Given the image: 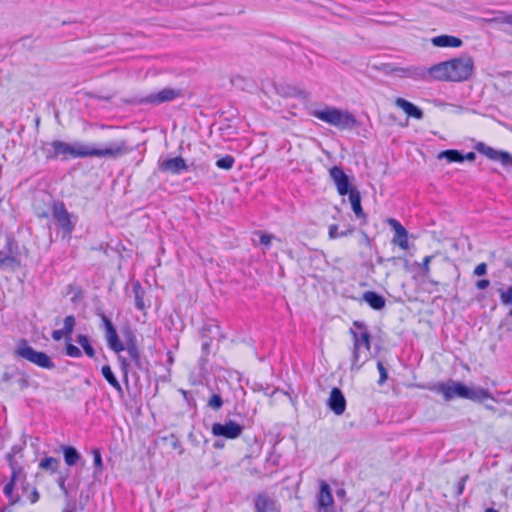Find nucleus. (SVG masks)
<instances>
[{"instance_id":"f257e3e1","label":"nucleus","mask_w":512,"mask_h":512,"mask_svg":"<svg viewBox=\"0 0 512 512\" xmlns=\"http://www.w3.org/2000/svg\"><path fill=\"white\" fill-rule=\"evenodd\" d=\"M45 159L68 161L70 158H110L117 159L131 151L126 140H116L102 148H95L82 142L70 144L61 140L44 142L40 147Z\"/></svg>"},{"instance_id":"f03ea898","label":"nucleus","mask_w":512,"mask_h":512,"mask_svg":"<svg viewBox=\"0 0 512 512\" xmlns=\"http://www.w3.org/2000/svg\"><path fill=\"white\" fill-rule=\"evenodd\" d=\"M430 390L442 394L445 401H451L455 398L468 399L472 401L483 402L491 398L487 389L482 387H469L461 382L452 379L447 382H438L430 387Z\"/></svg>"},{"instance_id":"7ed1b4c3","label":"nucleus","mask_w":512,"mask_h":512,"mask_svg":"<svg viewBox=\"0 0 512 512\" xmlns=\"http://www.w3.org/2000/svg\"><path fill=\"white\" fill-rule=\"evenodd\" d=\"M350 335L353 341L351 371L357 372L369 359L371 334L364 322L354 321L353 328L350 329Z\"/></svg>"},{"instance_id":"20e7f679","label":"nucleus","mask_w":512,"mask_h":512,"mask_svg":"<svg viewBox=\"0 0 512 512\" xmlns=\"http://www.w3.org/2000/svg\"><path fill=\"white\" fill-rule=\"evenodd\" d=\"M310 115L340 130L352 129L357 124V120L352 113L332 106H326L322 110H314Z\"/></svg>"},{"instance_id":"39448f33","label":"nucleus","mask_w":512,"mask_h":512,"mask_svg":"<svg viewBox=\"0 0 512 512\" xmlns=\"http://www.w3.org/2000/svg\"><path fill=\"white\" fill-rule=\"evenodd\" d=\"M14 355L16 357L23 358L43 369L52 370L55 368V364L50 356L45 352L35 350L32 346L29 345L26 339L19 340L14 351Z\"/></svg>"},{"instance_id":"423d86ee","label":"nucleus","mask_w":512,"mask_h":512,"mask_svg":"<svg viewBox=\"0 0 512 512\" xmlns=\"http://www.w3.org/2000/svg\"><path fill=\"white\" fill-rule=\"evenodd\" d=\"M450 81L461 82L467 80L474 69L473 59L470 56H462L448 61Z\"/></svg>"},{"instance_id":"0eeeda50","label":"nucleus","mask_w":512,"mask_h":512,"mask_svg":"<svg viewBox=\"0 0 512 512\" xmlns=\"http://www.w3.org/2000/svg\"><path fill=\"white\" fill-rule=\"evenodd\" d=\"M52 217L58 227L68 236L74 231L78 217L69 213L63 202H55L52 206Z\"/></svg>"},{"instance_id":"6e6552de","label":"nucleus","mask_w":512,"mask_h":512,"mask_svg":"<svg viewBox=\"0 0 512 512\" xmlns=\"http://www.w3.org/2000/svg\"><path fill=\"white\" fill-rule=\"evenodd\" d=\"M95 314L101 319V328L105 332V338L108 347L116 353H120L125 350L124 344L120 341L117 331L112 321L106 316V314L100 308L95 310Z\"/></svg>"},{"instance_id":"1a4fd4ad","label":"nucleus","mask_w":512,"mask_h":512,"mask_svg":"<svg viewBox=\"0 0 512 512\" xmlns=\"http://www.w3.org/2000/svg\"><path fill=\"white\" fill-rule=\"evenodd\" d=\"M475 150L487 157L489 160L501 163L504 167H512V154L507 151L496 150L483 142H477Z\"/></svg>"},{"instance_id":"9d476101","label":"nucleus","mask_w":512,"mask_h":512,"mask_svg":"<svg viewBox=\"0 0 512 512\" xmlns=\"http://www.w3.org/2000/svg\"><path fill=\"white\" fill-rule=\"evenodd\" d=\"M181 95L182 91L180 89L166 87L159 92L142 97L138 102L139 104L160 105L162 103L171 102Z\"/></svg>"},{"instance_id":"9b49d317","label":"nucleus","mask_w":512,"mask_h":512,"mask_svg":"<svg viewBox=\"0 0 512 512\" xmlns=\"http://www.w3.org/2000/svg\"><path fill=\"white\" fill-rule=\"evenodd\" d=\"M319 488L320 489L316 497L317 512H335L334 498L332 496L330 485L324 480H319Z\"/></svg>"},{"instance_id":"f8f14e48","label":"nucleus","mask_w":512,"mask_h":512,"mask_svg":"<svg viewBox=\"0 0 512 512\" xmlns=\"http://www.w3.org/2000/svg\"><path fill=\"white\" fill-rule=\"evenodd\" d=\"M329 175L333 183L335 184L339 195L345 196L351 193L353 189H357L356 187L351 185L349 176L344 172L341 166L331 167L329 169Z\"/></svg>"},{"instance_id":"ddd939ff","label":"nucleus","mask_w":512,"mask_h":512,"mask_svg":"<svg viewBox=\"0 0 512 512\" xmlns=\"http://www.w3.org/2000/svg\"><path fill=\"white\" fill-rule=\"evenodd\" d=\"M211 432L216 437H224L227 439H236L243 432V426L235 421L229 420L225 423H214Z\"/></svg>"},{"instance_id":"4468645a","label":"nucleus","mask_w":512,"mask_h":512,"mask_svg":"<svg viewBox=\"0 0 512 512\" xmlns=\"http://www.w3.org/2000/svg\"><path fill=\"white\" fill-rule=\"evenodd\" d=\"M123 335L125 338V350L130 356L131 360L134 362L135 366L139 369L143 368L142 360L140 357V352L137 347L136 336L130 328H127L123 331Z\"/></svg>"},{"instance_id":"2eb2a0df","label":"nucleus","mask_w":512,"mask_h":512,"mask_svg":"<svg viewBox=\"0 0 512 512\" xmlns=\"http://www.w3.org/2000/svg\"><path fill=\"white\" fill-rule=\"evenodd\" d=\"M387 223L394 230V236L392 243L406 250L409 248L408 231L406 228L396 219L389 218Z\"/></svg>"},{"instance_id":"dca6fc26","label":"nucleus","mask_w":512,"mask_h":512,"mask_svg":"<svg viewBox=\"0 0 512 512\" xmlns=\"http://www.w3.org/2000/svg\"><path fill=\"white\" fill-rule=\"evenodd\" d=\"M327 405L336 415H342L345 412L346 399L339 388H332L327 400Z\"/></svg>"},{"instance_id":"f3484780","label":"nucleus","mask_w":512,"mask_h":512,"mask_svg":"<svg viewBox=\"0 0 512 512\" xmlns=\"http://www.w3.org/2000/svg\"><path fill=\"white\" fill-rule=\"evenodd\" d=\"M188 169V166L185 162V160L181 157H175L163 160L159 163V170L162 172H169L174 175H178L182 173L183 171H186Z\"/></svg>"},{"instance_id":"a211bd4d","label":"nucleus","mask_w":512,"mask_h":512,"mask_svg":"<svg viewBox=\"0 0 512 512\" xmlns=\"http://www.w3.org/2000/svg\"><path fill=\"white\" fill-rule=\"evenodd\" d=\"M220 335V327L217 324H208L203 327L202 330V358L206 357L210 353L211 340L216 336Z\"/></svg>"},{"instance_id":"6ab92c4d","label":"nucleus","mask_w":512,"mask_h":512,"mask_svg":"<svg viewBox=\"0 0 512 512\" xmlns=\"http://www.w3.org/2000/svg\"><path fill=\"white\" fill-rule=\"evenodd\" d=\"M255 512H278L276 500L266 492L259 493L254 501Z\"/></svg>"},{"instance_id":"aec40b11","label":"nucleus","mask_w":512,"mask_h":512,"mask_svg":"<svg viewBox=\"0 0 512 512\" xmlns=\"http://www.w3.org/2000/svg\"><path fill=\"white\" fill-rule=\"evenodd\" d=\"M429 78L437 81H450V70L448 61L437 63L428 68Z\"/></svg>"},{"instance_id":"412c9836","label":"nucleus","mask_w":512,"mask_h":512,"mask_svg":"<svg viewBox=\"0 0 512 512\" xmlns=\"http://www.w3.org/2000/svg\"><path fill=\"white\" fill-rule=\"evenodd\" d=\"M361 300L366 302L374 310H381L386 305V299L377 292L365 291Z\"/></svg>"},{"instance_id":"4be33fe9","label":"nucleus","mask_w":512,"mask_h":512,"mask_svg":"<svg viewBox=\"0 0 512 512\" xmlns=\"http://www.w3.org/2000/svg\"><path fill=\"white\" fill-rule=\"evenodd\" d=\"M431 43L435 47H453L458 48L461 47L463 42L460 38L452 35H439L435 36L431 39Z\"/></svg>"},{"instance_id":"5701e85b","label":"nucleus","mask_w":512,"mask_h":512,"mask_svg":"<svg viewBox=\"0 0 512 512\" xmlns=\"http://www.w3.org/2000/svg\"><path fill=\"white\" fill-rule=\"evenodd\" d=\"M395 104L397 107L401 108L409 117H413L418 120L423 118V111L406 99L397 98L395 100Z\"/></svg>"},{"instance_id":"b1692460","label":"nucleus","mask_w":512,"mask_h":512,"mask_svg":"<svg viewBox=\"0 0 512 512\" xmlns=\"http://www.w3.org/2000/svg\"><path fill=\"white\" fill-rule=\"evenodd\" d=\"M349 196V201L351 203V207L356 217L359 219H365L366 215L361 206V195L358 189H353L351 193L347 194Z\"/></svg>"},{"instance_id":"393cba45","label":"nucleus","mask_w":512,"mask_h":512,"mask_svg":"<svg viewBox=\"0 0 512 512\" xmlns=\"http://www.w3.org/2000/svg\"><path fill=\"white\" fill-rule=\"evenodd\" d=\"M101 373L105 380L118 392L120 396H122L124 394L123 388L117 380L111 367L109 365H104L101 369Z\"/></svg>"},{"instance_id":"a878e982","label":"nucleus","mask_w":512,"mask_h":512,"mask_svg":"<svg viewBox=\"0 0 512 512\" xmlns=\"http://www.w3.org/2000/svg\"><path fill=\"white\" fill-rule=\"evenodd\" d=\"M61 450L63 452L64 461L68 466H74L81 458L80 453L77 449L70 445H62Z\"/></svg>"},{"instance_id":"bb28decb","label":"nucleus","mask_w":512,"mask_h":512,"mask_svg":"<svg viewBox=\"0 0 512 512\" xmlns=\"http://www.w3.org/2000/svg\"><path fill=\"white\" fill-rule=\"evenodd\" d=\"M403 72L408 76L416 80H427L429 79L428 68L423 66H413L403 69Z\"/></svg>"},{"instance_id":"cd10ccee","label":"nucleus","mask_w":512,"mask_h":512,"mask_svg":"<svg viewBox=\"0 0 512 512\" xmlns=\"http://www.w3.org/2000/svg\"><path fill=\"white\" fill-rule=\"evenodd\" d=\"M438 159H446L448 162H458L461 163L464 161L463 153L456 149H448L440 152L438 154Z\"/></svg>"},{"instance_id":"c85d7f7f","label":"nucleus","mask_w":512,"mask_h":512,"mask_svg":"<svg viewBox=\"0 0 512 512\" xmlns=\"http://www.w3.org/2000/svg\"><path fill=\"white\" fill-rule=\"evenodd\" d=\"M60 465L59 459L51 456L44 457L39 463V468L49 471L50 473H56Z\"/></svg>"},{"instance_id":"c756f323","label":"nucleus","mask_w":512,"mask_h":512,"mask_svg":"<svg viewBox=\"0 0 512 512\" xmlns=\"http://www.w3.org/2000/svg\"><path fill=\"white\" fill-rule=\"evenodd\" d=\"M132 290L134 293L136 308L138 310H143L145 308V303H144L145 292H144L143 287L141 286V284L139 282H135L132 284Z\"/></svg>"},{"instance_id":"7c9ffc66","label":"nucleus","mask_w":512,"mask_h":512,"mask_svg":"<svg viewBox=\"0 0 512 512\" xmlns=\"http://www.w3.org/2000/svg\"><path fill=\"white\" fill-rule=\"evenodd\" d=\"M76 341L79 343V345L83 348L85 354L92 358L95 356V350L91 346L89 339L86 335L79 334L76 338Z\"/></svg>"},{"instance_id":"2f4dec72","label":"nucleus","mask_w":512,"mask_h":512,"mask_svg":"<svg viewBox=\"0 0 512 512\" xmlns=\"http://www.w3.org/2000/svg\"><path fill=\"white\" fill-rule=\"evenodd\" d=\"M16 254H17L16 241L11 235H7L3 255L10 256L12 258H17Z\"/></svg>"},{"instance_id":"473e14b6","label":"nucleus","mask_w":512,"mask_h":512,"mask_svg":"<svg viewBox=\"0 0 512 512\" xmlns=\"http://www.w3.org/2000/svg\"><path fill=\"white\" fill-rule=\"evenodd\" d=\"M93 456V465H94V474H101L104 470L103 460L101 456L100 449L93 448L92 451Z\"/></svg>"},{"instance_id":"72a5a7b5","label":"nucleus","mask_w":512,"mask_h":512,"mask_svg":"<svg viewBox=\"0 0 512 512\" xmlns=\"http://www.w3.org/2000/svg\"><path fill=\"white\" fill-rule=\"evenodd\" d=\"M0 266H6L15 269L20 266V261L18 258L5 256L3 255V252L0 251Z\"/></svg>"},{"instance_id":"f704fd0d","label":"nucleus","mask_w":512,"mask_h":512,"mask_svg":"<svg viewBox=\"0 0 512 512\" xmlns=\"http://www.w3.org/2000/svg\"><path fill=\"white\" fill-rule=\"evenodd\" d=\"M235 163V159L231 155H225L224 157L216 161V166L219 169L230 170Z\"/></svg>"},{"instance_id":"c9c22d12","label":"nucleus","mask_w":512,"mask_h":512,"mask_svg":"<svg viewBox=\"0 0 512 512\" xmlns=\"http://www.w3.org/2000/svg\"><path fill=\"white\" fill-rule=\"evenodd\" d=\"M498 292H499L500 301L503 305H505V306L512 305V285L510 287H508L506 290L499 289Z\"/></svg>"},{"instance_id":"e433bc0d","label":"nucleus","mask_w":512,"mask_h":512,"mask_svg":"<svg viewBox=\"0 0 512 512\" xmlns=\"http://www.w3.org/2000/svg\"><path fill=\"white\" fill-rule=\"evenodd\" d=\"M75 317L73 315L66 316L63 321V328L61 329L63 333L66 334V337H70L71 333L73 332L74 326H75Z\"/></svg>"},{"instance_id":"4c0bfd02","label":"nucleus","mask_w":512,"mask_h":512,"mask_svg":"<svg viewBox=\"0 0 512 512\" xmlns=\"http://www.w3.org/2000/svg\"><path fill=\"white\" fill-rule=\"evenodd\" d=\"M208 405L214 410H219L223 405L222 397L219 394H213L209 399Z\"/></svg>"},{"instance_id":"58836bf2","label":"nucleus","mask_w":512,"mask_h":512,"mask_svg":"<svg viewBox=\"0 0 512 512\" xmlns=\"http://www.w3.org/2000/svg\"><path fill=\"white\" fill-rule=\"evenodd\" d=\"M66 354L73 358H79L82 356L81 350L72 343H67Z\"/></svg>"},{"instance_id":"ea45409f","label":"nucleus","mask_w":512,"mask_h":512,"mask_svg":"<svg viewBox=\"0 0 512 512\" xmlns=\"http://www.w3.org/2000/svg\"><path fill=\"white\" fill-rule=\"evenodd\" d=\"M377 369H378L379 375H380L378 384L383 385L388 378L387 369L384 367V365L381 361L377 362Z\"/></svg>"},{"instance_id":"a19ab883","label":"nucleus","mask_w":512,"mask_h":512,"mask_svg":"<svg viewBox=\"0 0 512 512\" xmlns=\"http://www.w3.org/2000/svg\"><path fill=\"white\" fill-rule=\"evenodd\" d=\"M258 234L260 244L264 245L266 249H269L273 236L264 232H258Z\"/></svg>"},{"instance_id":"79ce46f5","label":"nucleus","mask_w":512,"mask_h":512,"mask_svg":"<svg viewBox=\"0 0 512 512\" xmlns=\"http://www.w3.org/2000/svg\"><path fill=\"white\" fill-rule=\"evenodd\" d=\"M279 460H280V455L275 453L274 451H271L266 458V462L268 464H271L273 467L278 466Z\"/></svg>"},{"instance_id":"37998d69","label":"nucleus","mask_w":512,"mask_h":512,"mask_svg":"<svg viewBox=\"0 0 512 512\" xmlns=\"http://www.w3.org/2000/svg\"><path fill=\"white\" fill-rule=\"evenodd\" d=\"M10 468L12 470L10 481H13V483L15 484L16 481L19 479L20 475L22 474L23 469L21 466L18 465Z\"/></svg>"},{"instance_id":"c03bdc74","label":"nucleus","mask_w":512,"mask_h":512,"mask_svg":"<svg viewBox=\"0 0 512 512\" xmlns=\"http://www.w3.org/2000/svg\"><path fill=\"white\" fill-rule=\"evenodd\" d=\"M17 374H21V377L18 379V384L20 386L21 389H26L29 387L30 383H29V380H28V376L25 375L24 373H21L19 371L16 372Z\"/></svg>"},{"instance_id":"a18cd8bd","label":"nucleus","mask_w":512,"mask_h":512,"mask_svg":"<svg viewBox=\"0 0 512 512\" xmlns=\"http://www.w3.org/2000/svg\"><path fill=\"white\" fill-rule=\"evenodd\" d=\"M119 361L121 363V369L124 373V380L126 383H128V361L122 356H119Z\"/></svg>"},{"instance_id":"49530a36","label":"nucleus","mask_w":512,"mask_h":512,"mask_svg":"<svg viewBox=\"0 0 512 512\" xmlns=\"http://www.w3.org/2000/svg\"><path fill=\"white\" fill-rule=\"evenodd\" d=\"M486 273H487V265L484 262L478 264L474 269V274L477 276H483Z\"/></svg>"},{"instance_id":"de8ad7c7","label":"nucleus","mask_w":512,"mask_h":512,"mask_svg":"<svg viewBox=\"0 0 512 512\" xmlns=\"http://www.w3.org/2000/svg\"><path fill=\"white\" fill-rule=\"evenodd\" d=\"M339 227L336 224H331L328 229V235L331 239H336L339 237L340 232L338 231Z\"/></svg>"},{"instance_id":"09e8293b","label":"nucleus","mask_w":512,"mask_h":512,"mask_svg":"<svg viewBox=\"0 0 512 512\" xmlns=\"http://www.w3.org/2000/svg\"><path fill=\"white\" fill-rule=\"evenodd\" d=\"M432 258L433 256H425L422 261L421 269L423 270L424 275H427L429 273V263L431 262Z\"/></svg>"},{"instance_id":"8fccbe9b","label":"nucleus","mask_w":512,"mask_h":512,"mask_svg":"<svg viewBox=\"0 0 512 512\" xmlns=\"http://www.w3.org/2000/svg\"><path fill=\"white\" fill-rule=\"evenodd\" d=\"M467 479H468V476L466 475L459 480V482L457 484V492H456L457 496H460L463 493V491L465 489V482Z\"/></svg>"},{"instance_id":"3c124183","label":"nucleus","mask_w":512,"mask_h":512,"mask_svg":"<svg viewBox=\"0 0 512 512\" xmlns=\"http://www.w3.org/2000/svg\"><path fill=\"white\" fill-rule=\"evenodd\" d=\"M14 486L15 484L13 483V481H9L8 483L5 484L3 492L7 497L10 498L12 496Z\"/></svg>"},{"instance_id":"603ef678","label":"nucleus","mask_w":512,"mask_h":512,"mask_svg":"<svg viewBox=\"0 0 512 512\" xmlns=\"http://www.w3.org/2000/svg\"><path fill=\"white\" fill-rule=\"evenodd\" d=\"M57 483H58V486H59L60 490H61L65 495H67V494H68V490H67V488H66V484H65V483H66V477H64V476H60V477H59V479H58V481H57Z\"/></svg>"},{"instance_id":"864d4df0","label":"nucleus","mask_w":512,"mask_h":512,"mask_svg":"<svg viewBox=\"0 0 512 512\" xmlns=\"http://www.w3.org/2000/svg\"><path fill=\"white\" fill-rule=\"evenodd\" d=\"M490 285V281L488 279H480L476 282V287L480 290L486 289Z\"/></svg>"},{"instance_id":"5fc2aeb1","label":"nucleus","mask_w":512,"mask_h":512,"mask_svg":"<svg viewBox=\"0 0 512 512\" xmlns=\"http://www.w3.org/2000/svg\"><path fill=\"white\" fill-rule=\"evenodd\" d=\"M63 337H66V334L63 333V331L61 329L59 330H54L52 332V338L55 340V341H60Z\"/></svg>"},{"instance_id":"6e6d98bb","label":"nucleus","mask_w":512,"mask_h":512,"mask_svg":"<svg viewBox=\"0 0 512 512\" xmlns=\"http://www.w3.org/2000/svg\"><path fill=\"white\" fill-rule=\"evenodd\" d=\"M39 492L36 488H33L32 492H31V495H30V502L32 504L36 503L38 500H39Z\"/></svg>"},{"instance_id":"4d7b16f0","label":"nucleus","mask_w":512,"mask_h":512,"mask_svg":"<svg viewBox=\"0 0 512 512\" xmlns=\"http://www.w3.org/2000/svg\"><path fill=\"white\" fill-rule=\"evenodd\" d=\"M14 457H15V454H13L11 452H9L6 456V460L10 467L17 466Z\"/></svg>"},{"instance_id":"13d9d810","label":"nucleus","mask_w":512,"mask_h":512,"mask_svg":"<svg viewBox=\"0 0 512 512\" xmlns=\"http://www.w3.org/2000/svg\"><path fill=\"white\" fill-rule=\"evenodd\" d=\"M353 232H354V227H353V226H348L345 230H342V231L340 232L339 237L349 236V235H351Z\"/></svg>"},{"instance_id":"bf43d9fd","label":"nucleus","mask_w":512,"mask_h":512,"mask_svg":"<svg viewBox=\"0 0 512 512\" xmlns=\"http://www.w3.org/2000/svg\"><path fill=\"white\" fill-rule=\"evenodd\" d=\"M464 160L467 161H474L476 158L475 152H468L466 154H463Z\"/></svg>"},{"instance_id":"052dcab7","label":"nucleus","mask_w":512,"mask_h":512,"mask_svg":"<svg viewBox=\"0 0 512 512\" xmlns=\"http://www.w3.org/2000/svg\"><path fill=\"white\" fill-rule=\"evenodd\" d=\"M24 445H13L10 452L16 455L22 451Z\"/></svg>"},{"instance_id":"680f3d73","label":"nucleus","mask_w":512,"mask_h":512,"mask_svg":"<svg viewBox=\"0 0 512 512\" xmlns=\"http://www.w3.org/2000/svg\"><path fill=\"white\" fill-rule=\"evenodd\" d=\"M15 375V373H10V372H4L3 375H2V379L4 381H10L12 379V377Z\"/></svg>"},{"instance_id":"e2e57ef3","label":"nucleus","mask_w":512,"mask_h":512,"mask_svg":"<svg viewBox=\"0 0 512 512\" xmlns=\"http://www.w3.org/2000/svg\"><path fill=\"white\" fill-rule=\"evenodd\" d=\"M386 261L390 262L392 265H398L399 261H401L400 257H390L386 259Z\"/></svg>"},{"instance_id":"0e129e2a","label":"nucleus","mask_w":512,"mask_h":512,"mask_svg":"<svg viewBox=\"0 0 512 512\" xmlns=\"http://www.w3.org/2000/svg\"><path fill=\"white\" fill-rule=\"evenodd\" d=\"M336 496L342 499L346 496V491L343 488H339L336 490Z\"/></svg>"},{"instance_id":"69168bd1","label":"nucleus","mask_w":512,"mask_h":512,"mask_svg":"<svg viewBox=\"0 0 512 512\" xmlns=\"http://www.w3.org/2000/svg\"><path fill=\"white\" fill-rule=\"evenodd\" d=\"M213 447L215 449H222L224 447V441L222 440H217L213 443Z\"/></svg>"},{"instance_id":"338daca9","label":"nucleus","mask_w":512,"mask_h":512,"mask_svg":"<svg viewBox=\"0 0 512 512\" xmlns=\"http://www.w3.org/2000/svg\"><path fill=\"white\" fill-rule=\"evenodd\" d=\"M485 512H498V511L496 509H494V508H487L485 510Z\"/></svg>"},{"instance_id":"774afa93","label":"nucleus","mask_w":512,"mask_h":512,"mask_svg":"<svg viewBox=\"0 0 512 512\" xmlns=\"http://www.w3.org/2000/svg\"><path fill=\"white\" fill-rule=\"evenodd\" d=\"M383 261H384V259H383L382 257H378V258H377V262H378L379 264H382V263H383Z\"/></svg>"}]
</instances>
